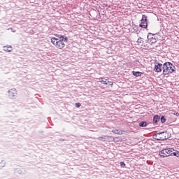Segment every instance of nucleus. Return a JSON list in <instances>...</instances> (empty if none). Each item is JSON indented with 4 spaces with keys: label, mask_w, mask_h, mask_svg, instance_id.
<instances>
[{
    "label": "nucleus",
    "mask_w": 179,
    "mask_h": 179,
    "mask_svg": "<svg viewBox=\"0 0 179 179\" xmlns=\"http://www.w3.org/2000/svg\"><path fill=\"white\" fill-rule=\"evenodd\" d=\"M108 83H109V85L110 86H113V82H111V81H108Z\"/></svg>",
    "instance_id": "nucleus-21"
},
{
    "label": "nucleus",
    "mask_w": 179,
    "mask_h": 179,
    "mask_svg": "<svg viewBox=\"0 0 179 179\" xmlns=\"http://www.w3.org/2000/svg\"><path fill=\"white\" fill-rule=\"evenodd\" d=\"M161 122H162V124H164V122H166V119L164 118V116H162L161 117Z\"/></svg>",
    "instance_id": "nucleus-18"
},
{
    "label": "nucleus",
    "mask_w": 179,
    "mask_h": 179,
    "mask_svg": "<svg viewBox=\"0 0 179 179\" xmlns=\"http://www.w3.org/2000/svg\"><path fill=\"white\" fill-rule=\"evenodd\" d=\"M162 66H163V64L160 63H156L154 67L155 72H162Z\"/></svg>",
    "instance_id": "nucleus-7"
},
{
    "label": "nucleus",
    "mask_w": 179,
    "mask_h": 179,
    "mask_svg": "<svg viewBox=\"0 0 179 179\" xmlns=\"http://www.w3.org/2000/svg\"><path fill=\"white\" fill-rule=\"evenodd\" d=\"M80 106H81L80 103H79V102L76 103V107H77V108H79V107H80Z\"/></svg>",
    "instance_id": "nucleus-19"
},
{
    "label": "nucleus",
    "mask_w": 179,
    "mask_h": 179,
    "mask_svg": "<svg viewBox=\"0 0 179 179\" xmlns=\"http://www.w3.org/2000/svg\"><path fill=\"white\" fill-rule=\"evenodd\" d=\"M13 31V33H15V31Z\"/></svg>",
    "instance_id": "nucleus-24"
},
{
    "label": "nucleus",
    "mask_w": 179,
    "mask_h": 179,
    "mask_svg": "<svg viewBox=\"0 0 179 179\" xmlns=\"http://www.w3.org/2000/svg\"><path fill=\"white\" fill-rule=\"evenodd\" d=\"M139 125H140L141 127H146V122H140Z\"/></svg>",
    "instance_id": "nucleus-17"
},
{
    "label": "nucleus",
    "mask_w": 179,
    "mask_h": 179,
    "mask_svg": "<svg viewBox=\"0 0 179 179\" xmlns=\"http://www.w3.org/2000/svg\"><path fill=\"white\" fill-rule=\"evenodd\" d=\"M106 138H110V136H102V137H99V141H103V139H106Z\"/></svg>",
    "instance_id": "nucleus-14"
},
{
    "label": "nucleus",
    "mask_w": 179,
    "mask_h": 179,
    "mask_svg": "<svg viewBox=\"0 0 179 179\" xmlns=\"http://www.w3.org/2000/svg\"><path fill=\"white\" fill-rule=\"evenodd\" d=\"M173 153H174V149L166 148V149L162 150L159 152V156L161 157H169V156H173Z\"/></svg>",
    "instance_id": "nucleus-3"
},
{
    "label": "nucleus",
    "mask_w": 179,
    "mask_h": 179,
    "mask_svg": "<svg viewBox=\"0 0 179 179\" xmlns=\"http://www.w3.org/2000/svg\"><path fill=\"white\" fill-rule=\"evenodd\" d=\"M137 43L138 44V45H142V44H143V41L142 40V38H139L137 40Z\"/></svg>",
    "instance_id": "nucleus-13"
},
{
    "label": "nucleus",
    "mask_w": 179,
    "mask_h": 179,
    "mask_svg": "<svg viewBox=\"0 0 179 179\" xmlns=\"http://www.w3.org/2000/svg\"><path fill=\"white\" fill-rule=\"evenodd\" d=\"M172 155H173V156H176V157H179V151L173 152Z\"/></svg>",
    "instance_id": "nucleus-16"
},
{
    "label": "nucleus",
    "mask_w": 179,
    "mask_h": 179,
    "mask_svg": "<svg viewBox=\"0 0 179 179\" xmlns=\"http://www.w3.org/2000/svg\"><path fill=\"white\" fill-rule=\"evenodd\" d=\"M112 132L113 134H116L117 135H122V134H124V131L118 130V129H113V130H112Z\"/></svg>",
    "instance_id": "nucleus-10"
},
{
    "label": "nucleus",
    "mask_w": 179,
    "mask_h": 179,
    "mask_svg": "<svg viewBox=\"0 0 179 179\" xmlns=\"http://www.w3.org/2000/svg\"><path fill=\"white\" fill-rule=\"evenodd\" d=\"M100 82H102L103 85H107V80H103V78H99Z\"/></svg>",
    "instance_id": "nucleus-15"
},
{
    "label": "nucleus",
    "mask_w": 179,
    "mask_h": 179,
    "mask_svg": "<svg viewBox=\"0 0 179 179\" xmlns=\"http://www.w3.org/2000/svg\"><path fill=\"white\" fill-rule=\"evenodd\" d=\"M159 121H160V117H159V115H155L153 117V122H155V124H157Z\"/></svg>",
    "instance_id": "nucleus-11"
},
{
    "label": "nucleus",
    "mask_w": 179,
    "mask_h": 179,
    "mask_svg": "<svg viewBox=\"0 0 179 179\" xmlns=\"http://www.w3.org/2000/svg\"><path fill=\"white\" fill-rule=\"evenodd\" d=\"M3 50L6 51V52H10L13 50L12 48V45H4L3 46Z\"/></svg>",
    "instance_id": "nucleus-9"
},
{
    "label": "nucleus",
    "mask_w": 179,
    "mask_h": 179,
    "mask_svg": "<svg viewBox=\"0 0 179 179\" xmlns=\"http://www.w3.org/2000/svg\"><path fill=\"white\" fill-rule=\"evenodd\" d=\"M143 73L139 71H133L134 76L138 77L142 76Z\"/></svg>",
    "instance_id": "nucleus-12"
},
{
    "label": "nucleus",
    "mask_w": 179,
    "mask_h": 179,
    "mask_svg": "<svg viewBox=\"0 0 179 179\" xmlns=\"http://www.w3.org/2000/svg\"><path fill=\"white\" fill-rule=\"evenodd\" d=\"M176 69V66L170 62H165L162 66L163 75H169V73H173Z\"/></svg>",
    "instance_id": "nucleus-2"
},
{
    "label": "nucleus",
    "mask_w": 179,
    "mask_h": 179,
    "mask_svg": "<svg viewBox=\"0 0 179 179\" xmlns=\"http://www.w3.org/2000/svg\"><path fill=\"white\" fill-rule=\"evenodd\" d=\"M140 27H142V29H146V27H148V20L145 15H143L141 22L140 23Z\"/></svg>",
    "instance_id": "nucleus-5"
},
{
    "label": "nucleus",
    "mask_w": 179,
    "mask_h": 179,
    "mask_svg": "<svg viewBox=\"0 0 179 179\" xmlns=\"http://www.w3.org/2000/svg\"><path fill=\"white\" fill-rule=\"evenodd\" d=\"M120 166L121 167H125V162H120Z\"/></svg>",
    "instance_id": "nucleus-20"
},
{
    "label": "nucleus",
    "mask_w": 179,
    "mask_h": 179,
    "mask_svg": "<svg viewBox=\"0 0 179 179\" xmlns=\"http://www.w3.org/2000/svg\"><path fill=\"white\" fill-rule=\"evenodd\" d=\"M148 41L149 44H155L157 42V39H156L155 35L150 34L148 36Z\"/></svg>",
    "instance_id": "nucleus-6"
},
{
    "label": "nucleus",
    "mask_w": 179,
    "mask_h": 179,
    "mask_svg": "<svg viewBox=\"0 0 179 179\" xmlns=\"http://www.w3.org/2000/svg\"><path fill=\"white\" fill-rule=\"evenodd\" d=\"M50 41L52 44H53V45L58 50H64V48H65V43L68 41V38L64 37V36H60L59 38L52 37Z\"/></svg>",
    "instance_id": "nucleus-1"
},
{
    "label": "nucleus",
    "mask_w": 179,
    "mask_h": 179,
    "mask_svg": "<svg viewBox=\"0 0 179 179\" xmlns=\"http://www.w3.org/2000/svg\"><path fill=\"white\" fill-rule=\"evenodd\" d=\"M174 115H176V117H178L179 113H174Z\"/></svg>",
    "instance_id": "nucleus-22"
},
{
    "label": "nucleus",
    "mask_w": 179,
    "mask_h": 179,
    "mask_svg": "<svg viewBox=\"0 0 179 179\" xmlns=\"http://www.w3.org/2000/svg\"><path fill=\"white\" fill-rule=\"evenodd\" d=\"M9 96L13 99V97H16V90L15 89H11L8 91Z\"/></svg>",
    "instance_id": "nucleus-8"
},
{
    "label": "nucleus",
    "mask_w": 179,
    "mask_h": 179,
    "mask_svg": "<svg viewBox=\"0 0 179 179\" xmlns=\"http://www.w3.org/2000/svg\"><path fill=\"white\" fill-rule=\"evenodd\" d=\"M167 132L157 133L154 135V139L157 141H166V139H169V136H166Z\"/></svg>",
    "instance_id": "nucleus-4"
},
{
    "label": "nucleus",
    "mask_w": 179,
    "mask_h": 179,
    "mask_svg": "<svg viewBox=\"0 0 179 179\" xmlns=\"http://www.w3.org/2000/svg\"><path fill=\"white\" fill-rule=\"evenodd\" d=\"M112 139H114V138H113V137H112Z\"/></svg>",
    "instance_id": "nucleus-23"
}]
</instances>
